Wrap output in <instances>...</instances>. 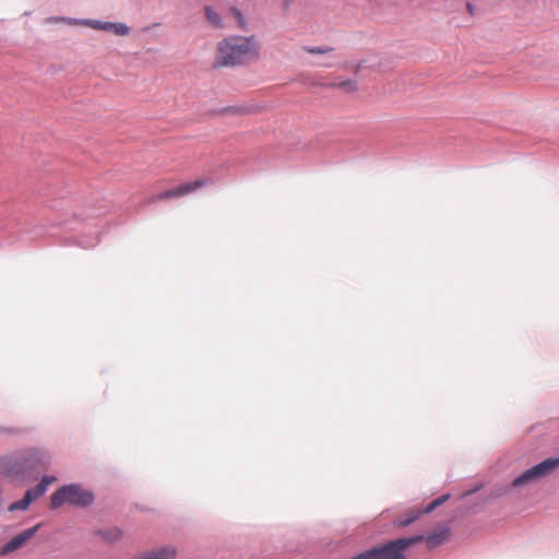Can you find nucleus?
I'll use <instances>...</instances> for the list:
<instances>
[{
  "mask_svg": "<svg viewBox=\"0 0 559 559\" xmlns=\"http://www.w3.org/2000/svg\"><path fill=\"white\" fill-rule=\"evenodd\" d=\"M231 111H237L236 108H233V107H226V108H223L222 109V112L223 114H227V112H231Z\"/></svg>",
  "mask_w": 559,
  "mask_h": 559,
  "instance_id": "nucleus-23",
  "label": "nucleus"
},
{
  "mask_svg": "<svg viewBox=\"0 0 559 559\" xmlns=\"http://www.w3.org/2000/svg\"><path fill=\"white\" fill-rule=\"evenodd\" d=\"M204 13L206 21L215 28H224L225 24L222 15L212 7L205 5Z\"/></svg>",
  "mask_w": 559,
  "mask_h": 559,
  "instance_id": "nucleus-14",
  "label": "nucleus"
},
{
  "mask_svg": "<svg viewBox=\"0 0 559 559\" xmlns=\"http://www.w3.org/2000/svg\"><path fill=\"white\" fill-rule=\"evenodd\" d=\"M231 14L238 25V27L242 31H246L247 29V20L245 17V15L242 14V12L237 9V8H231Z\"/></svg>",
  "mask_w": 559,
  "mask_h": 559,
  "instance_id": "nucleus-18",
  "label": "nucleus"
},
{
  "mask_svg": "<svg viewBox=\"0 0 559 559\" xmlns=\"http://www.w3.org/2000/svg\"><path fill=\"white\" fill-rule=\"evenodd\" d=\"M96 534L108 544H116L123 537L122 528L117 526L98 530Z\"/></svg>",
  "mask_w": 559,
  "mask_h": 559,
  "instance_id": "nucleus-13",
  "label": "nucleus"
},
{
  "mask_svg": "<svg viewBox=\"0 0 559 559\" xmlns=\"http://www.w3.org/2000/svg\"><path fill=\"white\" fill-rule=\"evenodd\" d=\"M284 5H285V8H288L289 7V1H286Z\"/></svg>",
  "mask_w": 559,
  "mask_h": 559,
  "instance_id": "nucleus-24",
  "label": "nucleus"
},
{
  "mask_svg": "<svg viewBox=\"0 0 559 559\" xmlns=\"http://www.w3.org/2000/svg\"><path fill=\"white\" fill-rule=\"evenodd\" d=\"M559 467V457H549L531 468L523 472L521 475L515 477L511 486L514 488H522L534 483H537L542 478L550 475L556 468Z\"/></svg>",
  "mask_w": 559,
  "mask_h": 559,
  "instance_id": "nucleus-4",
  "label": "nucleus"
},
{
  "mask_svg": "<svg viewBox=\"0 0 559 559\" xmlns=\"http://www.w3.org/2000/svg\"><path fill=\"white\" fill-rule=\"evenodd\" d=\"M0 476L12 480H28L22 450L7 453L0 457Z\"/></svg>",
  "mask_w": 559,
  "mask_h": 559,
  "instance_id": "nucleus-5",
  "label": "nucleus"
},
{
  "mask_svg": "<svg viewBox=\"0 0 559 559\" xmlns=\"http://www.w3.org/2000/svg\"><path fill=\"white\" fill-rule=\"evenodd\" d=\"M334 85L342 88L345 92H354L357 90V82L355 80H344L334 83Z\"/></svg>",
  "mask_w": 559,
  "mask_h": 559,
  "instance_id": "nucleus-19",
  "label": "nucleus"
},
{
  "mask_svg": "<svg viewBox=\"0 0 559 559\" xmlns=\"http://www.w3.org/2000/svg\"><path fill=\"white\" fill-rule=\"evenodd\" d=\"M203 185H204V181L200 180V179L192 181V182H187L177 188L170 189V190L162 193L158 197V199L177 198V197L190 193V192L197 190L198 188L202 187Z\"/></svg>",
  "mask_w": 559,
  "mask_h": 559,
  "instance_id": "nucleus-11",
  "label": "nucleus"
},
{
  "mask_svg": "<svg viewBox=\"0 0 559 559\" xmlns=\"http://www.w3.org/2000/svg\"><path fill=\"white\" fill-rule=\"evenodd\" d=\"M53 481H56V477L55 476L45 475L40 479V481L34 488H31V489L39 498V497H41L47 491L48 486L50 484H52Z\"/></svg>",
  "mask_w": 559,
  "mask_h": 559,
  "instance_id": "nucleus-16",
  "label": "nucleus"
},
{
  "mask_svg": "<svg viewBox=\"0 0 559 559\" xmlns=\"http://www.w3.org/2000/svg\"><path fill=\"white\" fill-rule=\"evenodd\" d=\"M95 500L94 492L81 484L73 483L63 485L57 489L50 497L52 509H58L63 504H71L78 508H86Z\"/></svg>",
  "mask_w": 559,
  "mask_h": 559,
  "instance_id": "nucleus-2",
  "label": "nucleus"
},
{
  "mask_svg": "<svg viewBox=\"0 0 559 559\" xmlns=\"http://www.w3.org/2000/svg\"><path fill=\"white\" fill-rule=\"evenodd\" d=\"M466 8L469 14H474L475 7L472 3H467Z\"/></svg>",
  "mask_w": 559,
  "mask_h": 559,
  "instance_id": "nucleus-22",
  "label": "nucleus"
},
{
  "mask_svg": "<svg viewBox=\"0 0 559 559\" xmlns=\"http://www.w3.org/2000/svg\"><path fill=\"white\" fill-rule=\"evenodd\" d=\"M175 547L168 545L151 550H146L136 556L135 559H174L176 557Z\"/></svg>",
  "mask_w": 559,
  "mask_h": 559,
  "instance_id": "nucleus-10",
  "label": "nucleus"
},
{
  "mask_svg": "<svg viewBox=\"0 0 559 559\" xmlns=\"http://www.w3.org/2000/svg\"><path fill=\"white\" fill-rule=\"evenodd\" d=\"M423 513L424 512L421 509L413 508L406 513L405 518L396 519L394 521V524L400 527L408 526L409 524L415 522Z\"/></svg>",
  "mask_w": 559,
  "mask_h": 559,
  "instance_id": "nucleus-15",
  "label": "nucleus"
},
{
  "mask_svg": "<svg viewBox=\"0 0 559 559\" xmlns=\"http://www.w3.org/2000/svg\"><path fill=\"white\" fill-rule=\"evenodd\" d=\"M305 50L313 55H324L333 50L332 47H305Z\"/></svg>",
  "mask_w": 559,
  "mask_h": 559,
  "instance_id": "nucleus-20",
  "label": "nucleus"
},
{
  "mask_svg": "<svg viewBox=\"0 0 559 559\" xmlns=\"http://www.w3.org/2000/svg\"><path fill=\"white\" fill-rule=\"evenodd\" d=\"M424 535H415L411 537H402L395 540H391L383 546L373 547L370 549L372 552V559H405L403 551L419 543L423 542Z\"/></svg>",
  "mask_w": 559,
  "mask_h": 559,
  "instance_id": "nucleus-3",
  "label": "nucleus"
},
{
  "mask_svg": "<svg viewBox=\"0 0 559 559\" xmlns=\"http://www.w3.org/2000/svg\"><path fill=\"white\" fill-rule=\"evenodd\" d=\"M40 525L41 524L39 523V524H37L33 527L26 528L23 532L15 535L13 538H11L8 543H5L1 547L0 555L4 557V556H8L11 552L22 548L31 538H33L35 536V534L39 530Z\"/></svg>",
  "mask_w": 559,
  "mask_h": 559,
  "instance_id": "nucleus-8",
  "label": "nucleus"
},
{
  "mask_svg": "<svg viewBox=\"0 0 559 559\" xmlns=\"http://www.w3.org/2000/svg\"><path fill=\"white\" fill-rule=\"evenodd\" d=\"M450 498L449 493L442 495L432 500L425 509H421L424 513H430L441 504H443Z\"/></svg>",
  "mask_w": 559,
  "mask_h": 559,
  "instance_id": "nucleus-17",
  "label": "nucleus"
},
{
  "mask_svg": "<svg viewBox=\"0 0 559 559\" xmlns=\"http://www.w3.org/2000/svg\"><path fill=\"white\" fill-rule=\"evenodd\" d=\"M19 432V429L13 427L0 426V433L2 435H15Z\"/></svg>",
  "mask_w": 559,
  "mask_h": 559,
  "instance_id": "nucleus-21",
  "label": "nucleus"
},
{
  "mask_svg": "<svg viewBox=\"0 0 559 559\" xmlns=\"http://www.w3.org/2000/svg\"><path fill=\"white\" fill-rule=\"evenodd\" d=\"M36 499H38V497L29 488L25 491L24 497L22 499L7 506L4 511H8L10 513L26 511L31 503Z\"/></svg>",
  "mask_w": 559,
  "mask_h": 559,
  "instance_id": "nucleus-12",
  "label": "nucleus"
},
{
  "mask_svg": "<svg viewBox=\"0 0 559 559\" xmlns=\"http://www.w3.org/2000/svg\"><path fill=\"white\" fill-rule=\"evenodd\" d=\"M450 537V527L445 524L438 525L437 528L429 534L428 536H424L426 545L428 548L432 549L442 544H444Z\"/></svg>",
  "mask_w": 559,
  "mask_h": 559,
  "instance_id": "nucleus-9",
  "label": "nucleus"
},
{
  "mask_svg": "<svg viewBox=\"0 0 559 559\" xmlns=\"http://www.w3.org/2000/svg\"><path fill=\"white\" fill-rule=\"evenodd\" d=\"M259 41L254 36H231L218 43L216 64L228 67L242 63L246 59L258 56Z\"/></svg>",
  "mask_w": 559,
  "mask_h": 559,
  "instance_id": "nucleus-1",
  "label": "nucleus"
},
{
  "mask_svg": "<svg viewBox=\"0 0 559 559\" xmlns=\"http://www.w3.org/2000/svg\"><path fill=\"white\" fill-rule=\"evenodd\" d=\"M28 479L37 477L40 471H46L52 462L51 453L41 448L22 449Z\"/></svg>",
  "mask_w": 559,
  "mask_h": 559,
  "instance_id": "nucleus-6",
  "label": "nucleus"
},
{
  "mask_svg": "<svg viewBox=\"0 0 559 559\" xmlns=\"http://www.w3.org/2000/svg\"><path fill=\"white\" fill-rule=\"evenodd\" d=\"M71 25H83L96 31L109 32L116 36L124 37L130 34L131 28L121 22H107L94 19H67Z\"/></svg>",
  "mask_w": 559,
  "mask_h": 559,
  "instance_id": "nucleus-7",
  "label": "nucleus"
}]
</instances>
